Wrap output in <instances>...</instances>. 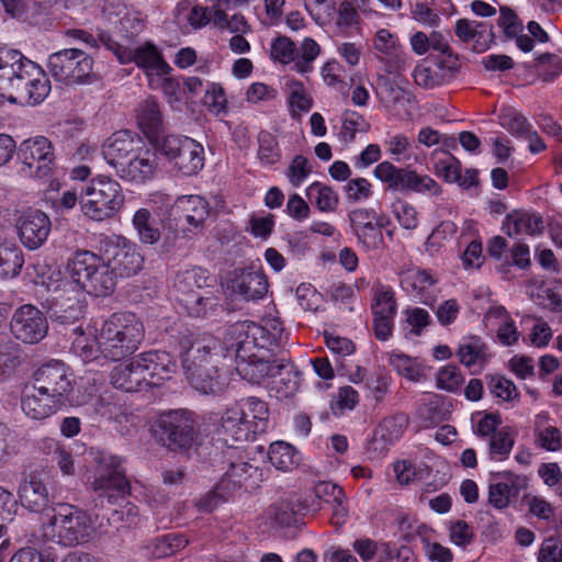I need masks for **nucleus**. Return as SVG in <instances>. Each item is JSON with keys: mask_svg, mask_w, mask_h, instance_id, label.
I'll return each mask as SVG.
<instances>
[{"mask_svg": "<svg viewBox=\"0 0 562 562\" xmlns=\"http://www.w3.org/2000/svg\"><path fill=\"white\" fill-rule=\"evenodd\" d=\"M156 151L183 176H194L204 167V148L189 136H164L156 140Z\"/></svg>", "mask_w": 562, "mask_h": 562, "instance_id": "obj_16", "label": "nucleus"}, {"mask_svg": "<svg viewBox=\"0 0 562 562\" xmlns=\"http://www.w3.org/2000/svg\"><path fill=\"white\" fill-rule=\"evenodd\" d=\"M224 293L234 301L258 302L269 289L266 274L261 270L235 269L222 282Z\"/></svg>", "mask_w": 562, "mask_h": 562, "instance_id": "obj_19", "label": "nucleus"}, {"mask_svg": "<svg viewBox=\"0 0 562 562\" xmlns=\"http://www.w3.org/2000/svg\"><path fill=\"white\" fill-rule=\"evenodd\" d=\"M50 91L49 80L36 63H26L25 74L20 76L19 87L14 89L16 101L26 100L31 105L42 103Z\"/></svg>", "mask_w": 562, "mask_h": 562, "instance_id": "obj_31", "label": "nucleus"}, {"mask_svg": "<svg viewBox=\"0 0 562 562\" xmlns=\"http://www.w3.org/2000/svg\"><path fill=\"white\" fill-rule=\"evenodd\" d=\"M71 351L85 363L100 358L119 361L133 355L145 336V328L136 314L116 312L86 328L72 329Z\"/></svg>", "mask_w": 562, "mask_h": 562, "instance_id": "obj_3", "label": "nucleus"}, {"mask_svg": "<svg viewBox=\"0 0 562 562\" xmlns=\"http://www.w3.org/2000/svg\"><path fill=\"white\" fill-rule=\"evenodd\" d=\"M524 486V479L513 472L503 471L492 474L488 484V504L498 510L507 508Z\"/></svg>", "mask_w": 562, "mask_h": 562, "instance_id": "obj_33", "label": "nucleus"}, {"mask_svg": "<svg viewBox=\"0 0 562 562\" xmlns=\"http://www.w3.org/2000/svg\"><path fill=\"white\" fill-rule=\"evenodd\" d=\"M112 385L125 392H143L148 389L146 379L140 370L136 368L134 357L127 363H121L113 368L111 372Z\"/></svg>", "mask_w": 562, "mask_h": 562, "instance_id": "obj_41", "label": "nucleus"}, {"mask_svg": "<svg viewBox=\"0 0 562 562\" xmlns=\"http://www.w3.org/2000/svg\"><path fill=\"white\" fill-rule=\"evenodd\" d=\"M458 71V65L450 58L436 60L425 59L413 70V78L417 86L434 89L449 83Z\"/></svg>", "mask_w": 562, "mask_h": 562, "instance_id": "obj_29", "label": "nucleus"}, {"mask_svg": "<svg viewBox=\"0 0 562 562\" xmlns=\"http://www.w3.org/2000/svg\"><path fill=\"white\" fill-rule=\"evenodd\" d=\"M14 227L21 244L30 250H36L47 240L52 221L40 209L23 207L14 212Z\"/></svg>", "mask_w": 562, "mask_h": 562, "instance_id": "obj_22", "label": "nucleus"}, {"mask_svg": "<svg viewBox=\"0 0 562 562\" xmlns=\"http://www.w3.org/2000/svg\"><path fill=\"white\" fill-rule=\"evenodd\" d=\"M35 284L48 293L43 305L61 324L74 323L83 315L86 294L106 296L115 288L113 271L104 256L90 250H77L65 269L47 267Z\"/></svg>", "mask_w": 562, "mask_h": 562, "instance_id": "obj_1", "label": "nucleus"}, {"mask_svg": "<svg viewBox=\"0 0 562 562\" xmlns=\"http://www.w3.org/2000/svg\"><path fill=\"white\" fill-rule=\"evenodd\" d=\"M44 449L52 453V460L63 475H74L76 468L71 450L55 439H45Z\"/></svg>", "mask_w": 562, "mask_h": 562, "instance_id": "obj_55", "label": "nucleus"}, {"mask_svg": "<svg viewBox=\"0 0 562 562\" xmlns=\"http://www.w3.org/2000/svg\"><path fill=\"white\" fill-rule=\"evenodd\" d=\"M288 103L293 116L301 115L311 110L313 100L304 85L295 79L286 81Z\"/></svg>", "mask_w": 562, "mask_h": 562, "instance_id": "obj_54", "label": "nucleus"}, {"mask_svg": "<svg viewBox=\"0 0 562 562\" xmlns=\"http://www.w3.org/2000/svg\"><path fill=\"white\" fill-rule=\"evenodd\" d=\"M18 496L21 505L34 513L43 512L49 502L47 487L36 475H31L20 484Z\"/></svg>", "mask_w": 562, "mask_h": 562, "instance_id": "obj_39", "label": "nucleus"}, {"mask_svg": "<svg viewBox=\"0 0 562 562\" xmlns=\"http://www.w3.org/2000/svg\"><path fill=\"white\" fill-rule=\"evenodd\" d=\"M153 201L169 206L168 221L176 226L175 232L167 233L162 238L165 252L180 248L182 239H190L200 233L210 213L209 202L199 194L180 195L169 203V196L158 192L153 195Z\"/></svg>", "mask_w": 562, "mask_h": 562, "instance_id": "obj_9", "label": "nucleus"}, {"mask_svg": "<svg viewBox=\"0 0 562 562\" xmlns=\"http://www.w3.org/2000/svg\"><path fill=\"white\" fill-rule=\"evenodd\" d=\"M216 347L217 340L209 334L186 329L179 337L182 368L191 386L201 394L216 395L227 385V378L216 366Z\"/></svg>", "mask_w": 562, "mask_h": 562, "instance_id": "obj_6", "label": "nucleus"}, {"mask_svg": "<svg viewBox=\"0 0 562 562\" xmlns=\"http://www.w3.org/2000/svg\"><path fill=\"white\" fill-rule=\"evenodd\" d=\"M203 103L207 111L217 116H225L228 113V101L225 89L218 82H207Z\"/></svg>", "mask_w": 562, "mask_h": 562, "instance_id": "obj_56", "label": "nucleus"}, {"mask_svg": "<svg viewBox=\"0 0 562 562\" xmlns=\"http://www.w3.org/2000/svg\"><path fill=\"white\" fill-rule=\"evenodd\" d=\"M429 160L432 165L434 173L443 181L453 183L458 179L461 162L453 155L437 148L431 151Z\"/></svg>", "mask_w": 562, "mask_h": 562, "instance_id": "obj_48", "label": "nucleus"}, {"mask_svg": "<svg viewBox=\"0 0 562 562\" xmlns=\"http://www.w3.org/2000/svg\"><path fill=\"white\" fill-rule=\"evenodd\" d=\"M144 146L145 143L139 135L128 130H121L113 133L105 140L102 146V155L108 164L114 168V165L125 162Z\"/></svg>", "mask_w": 562, "mask_h": 562, "instance_id": "obj_32", "label": "nucleus"}, {"mask_svg": "<svg viewBox=\"0 0 562 562\" xmlns=\"http://www.w3.org/2000/svg\"><path fill=\"white\" fill-rule=\"evenodd\" d=\"M10 330L24 344H37L47 335V318L36 306L24 304L14 311Z\"/></svg>", "mask_w": 562, "mask_h": 562, "instance_id": "obj_23", "label": "nucleus"}, {"mask_svg": "<svg viewBox=\"0 0 562 562\" xmlns=\"http://www.w3.org/2000/svg\"><path fill=\"white\" fill-rule=\"evenodd\" d=\"M101 250L109 268L113 271L114 279L130 278L143 268L144 257L139 246L124 236H106L101 241Z\"/></svg>", "mask_w": 562, "mask_h": 562, "instance_id": "obj_17", "label": "nucleus"}, {"mask_svg": "<svg viewBox=\"0 0 562 562\" xmlns=\"http://www.w3.org/2000/svg\"><path fill=\"white\" fill-rule=\"evenodd\" d=\"M369 130L364 117L356 111H348L342 117L339 137L345 143L352 142L357 134H363Z\"/></svg>", "mask_w": 562, "mask_h": 562, "instance_id": "obj_62", "label": "nucleus"}, {"mask_svg": "<svg viewBox=\"0 0 562 562\" xmlns=\"http://www.w3.org/2000/svg\"><path fill=\"white\" fill-rule=\"evenodd\" d=\"M407 85L398 75H381L378 77L376 95L385 106H404L409 100Z\"/></svg>", "mask_w": 562, "mask_h": 562, "instance_id": "obj_35", "label": "nucleus"}, {"mask_svg": "<svg viewBox=\"0 0 562 562\" xmlns=\"http://www.w3.org/2000/svg\"><path fill=\"white\" fill-rule=\"evenodd\" d=\"M313 172V166L308 158L295 155L284 170V176L292 188L302 187Z\"/></svg>", "mask_w": 562, "mask_h": 562, "instance_id": "obj_60", "label": "nucleus"}, {"mask_svg": "<svg viewBox=\"0 0 562 562\" xmlns=\"http://www.w3.org/2000/svg\"><path fill=\"white\" fill-rule=\"evenodd\" d=\"M132 225L143 245H155L161 238L156 220L150 211L145 207H140L134 213Z\"/></svg>", "mask_w": 562, "mask_h": 562, "instance_id": "obj_47", "label": "nucleus"}, {"mask_svg": "<svg viewBox=\"0 0 562 562\" xmlns=\"http://www.w3.org/2000/svg\"><path fill=\"white\" fill-rule=\"evenodd\" d=\"M213 22L218 29L227 30L234 34L247 33L249 30V25L241 13H234L228 16L220 4L214 8Z\"/></svg>", "mask_w": 562, "mask_h": 562, "instance_id": "obj_63", "label": "nucleus"}, {"mask_svg": "<svg viewBox=\"0 0 562 562\" xmlns=\"http://www.w3.org/2000/svg\"><path fill=\"white\" fill-rule=\"evenodd\" d=\"M157 154L156 149L145 145L125 162L114 165L116 175L134 184H145L154 180L158 173Z\"/></svg>", "mask_w": 562, "mask_h": 562, "instance_id": "obj_25", "label": "nucleus"}, {"mask_svg": "<svg viewBox=\"0 0 562 562\" xmlns=\"http://www.w3.org/2000/svg\"><path fill=\"white\" fill-rule=\"evenodd\" d=\"M188 543L189 539L181 533H167L150 539L142 548V555L153 560L165 559L181 551Z\"/></svg>", "mask_w": 562, "mask_h": 562, "instance_id": "obj_40", "label": "nucleus"}, {"mask_svg": "<svg viewBox=\"0 0 562 562\" xmlns=\"http://www.w3.org/2000/svg\"><path fill=\"white\" fill-rule=\"evenodd\" d=\"M350 226L359 245L366 250L382 247L384 238L382 228L386 221L372 209H358L349 214Z\"/></svg>", "mask_w": 562, "mask_h": 562, "instance_id": "obj_24", "label": "nucleus"}, {"mask_svg": "<svg viewBox=\"0 0 562 562\" xmlns=\"http://www.w3.org/2000/svg\"><path fill=\"white\" fill-rule=\"evenodd\" d=\"M456 35L464 43L473 44L477 52H484L493 40L491 26L485 22L460 19L456 22Z\"/></svg>", "mask_w": 562, "mask_h": 562, "instance_id": "obj_36", "label": "nucleus"}, {"mask_svg": "<svg viewBox=\"0 0 562 562\" xmlns=\"http://www.w3.org/2000/svg\"><path fill=\"white\" fill-rule=\"evenodd\" d=\"M102 45L113 53L117 61L122 65L134 63L143 69L149 87L156 86V78L167 76L171 71L170 65L165 60L161 50L153 43L145 42L135 48L124 46L116 42L109 33L102 32L100 35Z\"/></svg>", "mask_w": 562, "mask_h": 562, "instance_id": "obj_11", "label": "nucleus"}, {"mask_svg": "<svg viewBox=\"0 0 562 562\" xmlns=\"http://www.w3.org/2000/svg\"><path fill=\"white\" fill-rule=\"evenodd\" d=\"M24 265L22 250L16 247L0 248V280L15 278Z\"/></svg>", "mask_w": 562, "mask_h": 562, "instance_id": "obj_57", "label": "nucleus"}, {"mask_svg": "<svg viewBox=\"0 0 562 562\" xmlns=\"http://www.w3.org/2000/svg\"><path fill=\"white\" fill-rule=\"evenodd\" d=\"M221 349L223 358L234 360L237 374L249 383H262L276 369V364L271 363L272 352L263 353L257 348H244L240 340L224 336Z\"/></svg>", "mask_w": 562, "mask_h": 562, "instance_id": "obj_14", "label": "nucleus"}, {"mask_svg": "<svg viewBox=\"0 0 562 562\" xmlns=\"http://www.w3.org/2000/svg\"><path fill=\"white\" fill-rule=\"evenodd\" d=\"M389 155L396 162L408 161L413 158V143L402 133L389 135L384 142Z\"/></svg>", "mask_w": 562, "mask_h": 562, "instance_id": "obj_64", "label": "nucleus"}, {"mask_svg": "<svg viewBox=\"0 0 562 562\" xmlns=\"http://www.w3.org/2000/svg\"><path fill=\"white\" fill-rule=\"evenodd\" d=\"M111 513L105 509L100 518L98 514L93 516L70 504H58L53 508V515L49 520L43 525V537L46 540L60 546L70 547L87 542L94 536L110 533L106 518Z\"/></svg>", "mask_w": 562, "mask_h": 562, "instance_id": "obj_7", "label": "nucleus"}, {"mask_svg": "<svg viewBox=\"0 0 562 562\" xmlns=\"http://www.w3.org/2000/svg\"><path fill=\"white\" fill-rule=\"evenodd\" d=\"M373 176L391 191L418 194L427 199L437 198L442 193L441 186L431 176L419 173L412 168L397 167L389 160L379 162Z\"/></svg>", "mask_w": 562, "mask_h": 562, "instance_id": "obj_12", "label": "nucleus"}, {"mask_svg": "<svg viewBox=\"0 0 562 562\" xmlns=\"http://www.w3.org/2000/svg\"><path fill=\"white\" fill-rule=\"evenodd\" d=\"M514 443V436L508 428H502L497 432H494L488 442L490 459L498 462L507 460Z\"/></svg>", "mask_w": 562, "mask_h": 562, "instance_id": "obj_59", "label": "nucleus"}, {"mask_svg": "<svg viewBox=\"0 0 562 562\" xmlns=\"http://www.w3.org/2000/svg\"><path fill=\"white\" fill-rule=\"evenodd\" d=\"M89 469L88 481L94 492L99 493L98 502L103 507L108 503L106 518L109 525L115 530L131 527L138 521V508L126 501L131 486L123 467L124 459L106 450L91 447L88 450Z\"/></svg>", "mask_w": 562, "mask_h": 562, "instance_id": "obj_4", "label": "nucleus"}, {"mask_svg": "<svg viewBox=\"0 0 562 562\" xmlns=\"http://www.w3.org/2000/svg\"><path fill=\"white\" fill-rule=\"evenodd\" d=\"M283 335L284 328L280 317L271 313L265 315L259 324L250 321L237 322L225 333V337L243 341L244 348H257L263 353L272 352Z\"/></svg>", "mask_w": 562, "mask_h": 562, "instance_id": "obj_13", "label": "nucleus"}, {"mask_svg": "<svg viewBox=\"0 0 562 562\" xmlns=\"http://www.w3.org/2000/svg\"><path fill=\"white\" fill-rule=\"evenodd\" d=\"M502 229L509 237L532 236L543 229V221L535 213L514 211L506 215Z\"/></svg>", "mask_w": 562, "mask_h": 562, "instance_id": "obj_38", "label": "nucleus"}, {"mask_svg": "<svg viewBox=\"0 0 562 562\" xmlns=\"http://www.w3.org/2000/svg\"><path fill=\"white\" fill-rule=\"evenodd\" d=\"M138 368L146 379L148 389L159 386L165 380H169L176 372L177 362L165 350H148L134 357Z\"/></svg>", "mask_w": 562, "mask_h": 562, "instance_id": "obj_27", "label": "nucleus"}, {"mask_svg": "<svg viewBox=\"0 0 562 562\" xmlns=\"http://www.w3.org/2000/svg\"><path fill=\"white\" fill-rule=\"evenodd\" d=\"M86 395L88 396L86 405L90 404L94 413L103 420L114 423L119 432L125 434L128 431L126 424L134 425L133 416L114 393L105 391L95 397L90 393H86Z\"/></svg>", "mask_w": 562, "mask_h": 562, "instance_id": "obj_30", "label": "nucleus"}, {"mask_svg": "<svg viewBox=\"0 0 562 562\" xmlns=\"http://www.w3.org/2000/svg\"><path fill=\"white\" fill-rule=\"evenodd\" d=\"M319 44L312 37H304L295 53V71L307 75L313 70V64L321 55Z\"/></svg>", "mask_w": 562, "mask_h": 562, "instance_id": "obj_53", "label": "nucleus"}, {"mask_svg": "<svg viewBox=\"0 0 562 562\" xmlns=\"http://www.w3.org/2000/svg\"><path fill=\"white\" fill-rule=\"evenodd\" d=\"M548 417L547 413H540L536 416L535 438L539 448L557 452L562 450V431L555 426H542L541 423Z\"/></svg>", "mask_w": 562, "mask_h": 562, "instance_id": "obj_49", "label": "nucleus"}, {"mask_svg": "<svg viewBox=\"0 0 562 562\" xmlns=\"http://www.w3.org/2000/svg\"><path fill=\"white\" fill-rule=\"evenodd\" d=\"M373 47L378 59L384 64L387 74H397L408 65V53L398 43L395 34L386 29L376 31Z\"/></svg>", "mask_w": 562, "mask_h": 562, "instance_id": "obj_28", "label": "nucleus"}, {"mask_svg": "<svg viewBox=\"0 0 562 562\" xmlns=\"http://www.w3.org/2000/svg\"><path fill=\"white\" fill-rule=\"evenodd\" d=\"M18 159L27 173L35 178L50 175L55 165V151L52 142L45 136H34L24 139L16 146Z\"/></svg>", "mask_w": 562, "mask_h": 562, "instance_id": "obj_21", "label": "nucleus"}, {"mask_svg": "<svg viewBox=\"0 0 562 562\" xmlns=\"http://www.w3.org/2000/svg\"><path fill=\"white\" fill-rule=\"evenodd\" d=\"M371 310L372 315L395 317L397 303L394 290L389 285H378L374 290Z\"/></svg>", "mask_w": 562, "mask_h": 562, "instance_id": "obj_58", "label": "nucleus"}, {"mask_svg": "<svg viewBox=\"0 0 562 562\" xmlns=\"http://www.w3.org/2000/svg\"><path fill=\"white\" fill-rule=\"evenodd\" d=\"M405 425L406 419L402 415L384 418L373 432L372 443L375 446L374 449L384 451L387 446L396 442L402 437Z\"/></svg>", "mask_w": 562, "mask_h": 562, "instance_id": "obj_42", "label": "nucleus"}, {"mask_svg": "<svg viewBox=\"0 0 562 562\" xmlns=\"http://www.w3.org/2000/svg\"><path fill=\"white\" fill-rule=\"evenodd\" d=\"M136 122L148 138H153L159 132L162 116L156 99L147 98L137 105Z\"/></svg>", "mask_w": 562, "mask_h": 562, "instance_id": "obj_44", "label": "nucleus"}, {"mask_svg": "<svg viewBox=\"0 0 562 562\" xmlns=\"http://www.w3.org/2000/svg\"><path fill=\"white\" fill-rule=\"evenodd\" d=\"M50 76L65 85L87 83L92 75L93 59L78 48L53 53L47 59Z\"/></svg>", "mask_w": 562, "mask_h": 562, "instance_id": "obj_18", "label": "nucleus"}, {"mask_svg": "<svg viewBox=\"0 0 562 562\" xmlns=\"http://www.w3.org/2000/svg\"><path fill=\"white\" fill-rule=\"evenodd\" d=\"M403 314L405 316L404 330L408 338L422 336L431 321L428 311L422 307H407Z\"/></svg>", "mask_w": 562, "mask_h": 562, "instance_id": "obj_61", "label": "nucleus"}, {"mask_svg": "<svg viewBox=\"0 0 562 562\" xmlns=\"http://www.w3.org/2000/svg\"><path fill=\"white\" fill-rule=\"evenodd\" d=\"M306 198L323 213L334 212L338 206V195L328 186L318 181L311 183L305 189Z\"/></svg>", "mask_w": 562, "mask_h": 562, "instance_id": "obj_51", "label": "nucleus"}, {"mask_svg": "<svg viewBox=\"0 0 562 562\" xmlns=\"http://www.w3.org/2000/svg\"><path fill=\"white\" fill-rule=\"evenodd\" d=\"M268 382L271 396L282 401L292 397L299 390L300 374L289 364H276Z\"/></svg>", "mask_w": 562, "mask_h": 562, "instance_id": "obj_37", "label": "nucleus"}, {"mask_svg": "<svg viewBox=\"0 0 562 562\" xmlns=\"http://www.w3.org/2000/svg\"><path fill=\"white\" fill-rule=\"evenodd\" d=\"M218 441L226 446L223 463L244 460L238 447L234 443L254 441L268 429V404L255 396L240 398L228 405L224 411L213 413L209 417Z\"/></svg>", "mask_w": 562, "mask_h": 562, "instance_id": "obj_5", "label": "nucleus"}, {"mask_svg": "<svg viewBox=\"0 0 562 562\" xmlns=\"http://www.w3.org/2000/svg\"><path fill=\"white\" fill-rule=\"evenodd\" d=\"M87 403L88 396L77 384L74 371L58 359H50L36 368L21 393L22 412L36 422Z\"/></svg>", "mask_w": 562, "mask_h": 562, "instance_id": "obj_2", "label": "nucleus"}, {"mask_svg": "<svg viewBox=\"0 0 562 562\" xmlns=\"http://www.w3.org/2000/svg\"><path fill=\"white\" fill-rule=\"evenodd\" d=\"M26 58L20 50L0 45V97L15 103L14 89L19 87L20 76L25 74Z\"/></svg>", "mask_w": 562, "mask_h": 562, "instance_id": "obj_26", "label": "nucleus"}, {"mask_svg": "<svg viewBox=\"0 0 562 562\" xmlns=\"http://www.w3.org/2000/svg\"><path fill=\"white\" fill-rule=\"evenodd\" d=\"M124 202L121 184L108 177L99 175L90 179L80 192V209L89 220L102 222L115 216Z\"/></svg>", "mask_w": 562, "mask_h": 562, "instance_id": "obj_10", "label": "nucleus"}, {"mask_svg": "<svg viewBox=\"0 0 562 562\" xmlns=\"http://www.w3.org/2000/svg\"><path fill=\"white\" fill-rule=\"evenodd\" d=\"M386 361L398 375L408 381L418 382L424 376V367L418 358L393 350L386 353Z\"/></svg>", "mask_w": 562, "mask_h": 562, "instance_id": "obj_45", "label": "nucleus"}, {"mask_svg": "<svg viewBox=\"0 0 562 562\" xmlns=\"http://www.w3.org/2000/svg\"><path fill=\"white\" fill-rule=\"evenodd\" d=\"M153 431L171 450L188 449L198 441L194 413L183 408L160 413L154 422Z\"/></svg>", "mask_w": 562, "mask_h": 562, "instance_id": "obj_15", "label": "nucleus"}, {"mask_svg": "<svg viewBox=\"0 0 562 562\" xmlns=\"http://www.w3.org/2000/svg\"><path fill=\"white\" fill-rule=\"evenodd\" d=\"M436 283L437 279L428 270L408 269L400 277L402 290L425 305H431L435 301Z\"/></svg>", "mask_w": 562, "mask_h": 562, "instance_id": "obj_34", "label": "nucleus"}, {"mask_svg": "<svg viewBox=\"0 0 562 562\" xmlns=\"http://www.w3.org/2000/svg\"><path fill=\"white\" fill-rule=\"evenodd\" d=\"M215 278L199 266L179 268L172 278L171 291L176 301L191 317L205 318L220 307L218 299L210 290Z\"/></svg>", "mask_w": 562, "mask_h": 562, "instance_id": "obj_8", "label": "nucleus"}, {"mask_svg": "<svg viewBox=\"0 0 562 562\" xmlns=\"http://www.w3.org/2000/svg\"><path fill=\"white\" fill-rule=\"evenodd\" d=\"M268 459L277 470L290 472L300 464L301 453L288 442L274 441L269 447Z\"/></svg>", "mask_w": 562, "mask_h": 562, "instance_id": "obj_46", "label": "nucleus"}, {"mask_svg": "<svg viewBox=\"0 0 562 562\" xmlns=\"http://www.w3.org/2000/svg\"><path fill=\"white\" fill-rule=\"evenodd\" d=\"M487 317L495 318L499 322L497 339L503 346H513L518 341L520 334L504 306L497 305L490 307Z\"/></svg>", "mask_w": 562, "mask_h": 562, "instance_id": "obj_50", "label": "nucleus"}, {"mask_svg": "<svg viewBox=\"0 0 562 562\" xmlns=\"http://www.w3.org/2000/svg\"><path fill=\"white\" fill-rule=\"evenodd\" d=\"M458 357L462 364L472 369H481L487 360V347L479 336L462 338L458 348Z\"/></svg>", "mask_w": 562, "mask_h": 562, "instance_id": "obj_43", "label": "nucleus"}, {"mask_svg": "<svg viewBox=\"0 0 562 562\" xmlns=\"http://www.w3.org/2000/svg\"><path fill=\"white\" fill-rule=\"evenodd\" d=\"M257 158L262 167H271L281 160L282 150L273 134L266 131L258 134Z\"/></svg>", "mask_w": 562, "mask_h": 562, "instance_id": "obj_52", "label": "nucleus"}, {"mask_svg": "<svg viewBox=\"0 0 562 562\" xmlns=\"http://www.w3.org/2000/svg\"><path fill=\"white\" fill-rule=\"evenodd\" d=\"M256 471L257 468L245 460L232 461L215 487L199 499L198 509L213 512L222 503L228 501L232 494L240 488L241 484Z\"/></svg>", "mask_w": 562, "mask_h": 562, "instance_id": "obj_20", "label": "nucleus"}]
</instances>
